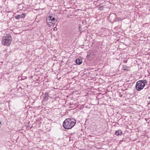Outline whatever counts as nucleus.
Returning a JSON list of instances; mask_svg holds the SVG:
<instances>
[{
	"label": "nucleus",
	"instance_id": "10",
	"mask_svg": "<svg viewBox=\"0 0 150 150\" xmlns=\"http://www.w3.org/2000/svg\"><path fill=\"white\" fill-rule=\"evenodd\" d=\"M104 7V6H100L98 7V9L100 10H103Z\"/></svg>",
	"mask_w": 150,
	"mask_h": 150
},
{
	"label": "nucleus",
	"instance_id": "1",
	"mask_svg": "<svg viewBox=\"0 0 150 150\" xmlns=\"http://www.w3.org/2000/svg\"><path fill=\"white\" fill-rule=\"evenodd\" d=\"M76 120L72 118H67L63 122V126L66 129H69L72 128L75 125Z\"/></svg>",
	"mask_w": 150,
	"mask_h": 150
},
{
	"label": "nucleus",
	"instance_id": "11",
	"mask_svg": "<svg viewBox=\"0 0 150 150\" xmlns=\"http://www.w3.org/2000/svg\"><path fill=\"white\" fill-rule=\"evenodd\" d=\"M51 23H52V26H54V24H55V23L54 22H52V21H49Z\"/></svg>",
	"mask_w": 150,
	"mask_h": 150
},
{
	"label": "nucleus",
	"instance_id": "14",
	"mask_svg": "<svg viewBox=\"0 0 150 150\" xmlns=\"http://www.w3.org/2000/svg\"><path fill=\"white\" fill-rule=\"evenodd\" d=\"M1 122H0V128L1 127Z\"/></svg>",
	"mask_w": 150,
	"mask_h": 150
},
{
	"label": "nucleus",
	"instance_id": "8",
	"mask_svg": "<svg viewBox=\"0 0 150 150\" xmlns=\"http://www.w3.org/2000/svg\"><path fill=\"white\" fill-rule=\"evenodd\" d=\"M26 13H22L19 14V18H24L26 16Z\"/></svg>",
	"mask_w": 150,
	"mask_h": 150
},
{
	"label": "nucleus",
	"instance_id": "4",
	"mask_svg": "<svg viewBox=\"0 0 150 150\" xmlns=\"http://www.w3.org/2000/svg\"><path fill=\"white\" fill-rule=\"evenodd\" d=\"M55 19L54 17H52L51 16H48L46 18V22L48 25L50 27L52 26V23H51L50 22V21L52 22H55Z\"/></svg>",
	"mask_w": 150,
	"mask_h": 150
},
{
	"label": "nucleus",
	"instance_id": "17",
	"mask_svg": "<svg viewBox=\"0 0 150 150\" xmlns=\"http://www.w3.org/2000/svg\"><path fill=\"white\" fill-rule=\"evenodd\" d=\"M22 78H21V80Z\"/></svg>",
	"mask_w": 150,
	"mask_h": 150
},
{
	"label": "nucleus",
	"instance_id": "13",
	"mask_svg": "<svg viewBox=\"0 0 150 150\" xmlns=\"http://www.w3.org/2000/svg\"><path fill=\"white\" fill-rule=\"evenodd\" d=\"M121 18H117V20L118 21H120L121 20Z\"/></svg>",
	"mask_w": 150,
	"mask_h": 150
},
{
	"label": "nucleus",
	"instance_id": "3",
	"mask_svg": "<svg viewBox=\"0 0 150 150\" xmlns=\"http://www.w3.org/2000/svg\"><path fill=\"white\" fill-rule=\"evenodd\" d=\"M12 40L11 35L8 34L3 37L2 41V44L4 45H9Z\"/></svg>",
	"mask_w": 150,
	"mask_h": 150
},
{
	"label": "nucleus",
	"instance_id": "9",
	"mask_svg": "<svg viewBox=\"0 0 150 150\" xmlns=\"http://www.w3.org/2000/svg\"><path fill=\"white\" fill-rule=\"evenodd\" d=\"M18 30V29L17 28H16L15 29H14V30H13V31H13L14 33H15V34H18V32H16V30Z\"/></svg>",
	"mask_w": 150,
	"mask_h": 150
},
{
	"label": "nucleus",
	"instance_id": "12",
	"mask_svg": "<svg viewBox=\"0 0 150 150\" xmlns=\"http://www.w3.org/2000/svg\"><path fill=\"white\" fill-rule=\"evenodd\" d=\"M15 18L16 19H19V15H17L15 16Z\"/></svg>",
	"mask_w": 150,
	"mask_h": 150
},
{
	"label": "nucleus",
	"instance_id": "16",
	"mask_svg": "<svg viewBox=\"0 0 150 150\" xmlns=\"http://www.w3.org/2000/svg\"><path fill=\"white\" fill-rule=\"evenodd\" d=\"M19 88H21V87H19Z\"/></svg>",
	"mask_w": 150,
	"mask_h": 150
},
{
	"label": "nucleus",
	"instance_id": "5",
	"mask_svg": "<svg viewBox=\"0 0 150 150\" xmlns=\"http://www.w3.org/2000/svg\"><path fill=\"white\" fill-rule=\"evenodd\" d=\"M76 62L77 64L80 65L82 63V60L81 58H77L76 60Z\"/></svg>",
	"mask_w": 150,
	"mask_h": 150
},
{
	"label": "nucleus",
	"instance_id": "2",
	"mask_svg": "<svg viewBox=\"0 0 150 150\" xmlns=\"http://www.w3.org/2000/svg\"><path fill=\"white\" fill-rule=\"evenodd\" d=\"M147 83L146 80H139L137 82L135 86V88L137 91L142 89L146 85Z\"/></svg>",
	"mask_w": 150,
	"mask_h": 150
},
{
	"label": "nucleus",
	"instance_id": "15",
	"mask_svg": "<svg viewBox=\"0 0 150 150\" xmlns=\"http://www.w3.org/2000/svg\"><path fill=\"white\" fill-rule=\"evenodd\" d=\"M79 28L80 29L81 28V27L80 26H79Z\"/></svg>",
	"mask_w": 150,
	"mask_h": 150
},
{
	"label": "nucleus",
	"instance_id": "6",
	"mask_svg": "<svg viewBox=\"0 0 150 150\" xmlns=\"http://www.w3.org/2000/svg\"><path fill=\"white\" fill-rule=\"evenodd\" d=\"M49 97V95L48 93L46 92L45 93L44 96H43L44 98V100L45 101H47V100Z\"/></svg>",
	"mask_w": 150,
	"mask_h": 150
},
{
	"label": "nucleus",
	"instance_id": "7",
	"mask_svg": "<svg viewBox=\"0 0 150 150\" xmlns=\"http://www.w3.org/2000/svg\"><path fill=\"white\" fill-rule=\"evenodd\" d=\"M115 134L117 136L121 135L122 134V132L121 130H118L115 132Z\"/></svg>",
	"mask_w": 150,
	"mask_h": 150
}]
</instances>
